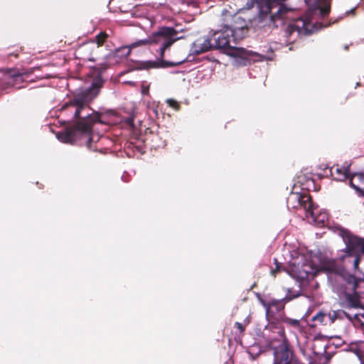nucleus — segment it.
<instances>
[{"instance_id": "nucleus-1", "label": "nucleus", "mask_w": 364, "mask_h": 364, "mask_svg": "<svg viewBox=\"0 0 364 364\" xmlns=\"http://www.w3.org/2000/svg\"><path fill=\"white\" fill-rule=\"evenodd\" d=\"M338 234L343 238L346 248L339 252L337 259L333 260L341 269L323 270L328 274L330 287L338 296L341 305L346 308H358L360 296L364 292L360 285L364 282V274L360 272L358 264L364 255V240L353 235L349 230L338 228Z\"/></svg>"}, {"instance_id": "nucleus-2", "label": "nucleus", "mask_w": 364, "mask_h": 364, "mask_svg": "<svg viewBox=\"0 0 364 364\" xmlns=\"http://www.w3.org/2000/svg\"><path fill=\"white\" fill-rule=\"evenodd\" d=\"M101 86V80H95L90 87L79 90L72 100L62 106V112H69L74 118L77 119V122L74 126L67 128L65 132L57 134L56 136L60 141L73 143L84 139L89 149L98 150L97 146H93L92 144L98 142L102 137L92 133V127L96 122H101L99 114L94 112L88 104L97 96Z\"/></svg>"}, {"instance_id": "nucleus-3", "label": "nucleus", "mask_w": 364, "mask_h": 364, "mask_svg": "<svg viewBox=\"0 0 364 364\" xmlns=\"http://www.w3.org/2000/svg\"><path fill=\"white\" fill-rule=\"evenodd\" d=\"M289 253L288 264L282 269L298 280L314 277L319 272H323V270L341 269L334 261L328 260L321 255H312L305 247L292 249Z\"/></svg>"}, {"instance_id": "nucleus-4", "label": "nucleus", "mask_w": 364, "mask_h": 364, "mask_svg": "<svg viewBox=\"0 0 364 364\" xmlns=\"http://www.w3.org/2000/svg\"><path fill=\"white\" fill-rule=\"evenodd\" d=\"M179 36V31L173 27L163 26L153 33L150 36L145 39L139 40L129 46L122 47L117 50V53L121 57H127L132 48L138 46H146L150 44L159 45V49L157 50L159 58H163L165 50L170 48L176 41L182 38Z\"/></svg>"}, {"instance_id": "nucleus-5", "label": "nucleus", "mask_w": 364, "mask_h": 364, "mask_svg": "<svg viewBox=\"0 0 364 364\" xmlns=\"http://www.w3.org/2000/svg\"><path fill=\"white\" fill-rule=\"evenodd\" d=\"M212 40H213L215 48L223 49L226 55L235 59L234 63L236 65H246L252 60V52L234 46L239 40L235 38L232 31L225 24L220 30L213 33Z\"/></svg>"}, {"instance_id": "nucleus-6", "label": "nucleus", "mask_w": 364, "mask_h": 364, "mask_svg": "<svg viewBox=\"0 0 364 364\" xmlns=\"http://www.w3.org/2000/svg\"><path fill=\"white\" fill-rule=\"evenodd\" d=\"M222 16L225 26L232 31L235 38L240 41L245 38L247 33L246 21L235 13V10H223Z\"/></svg>"}, {"instance_id": "nucleus-7", "label": "nucleus", "mask_w": 364, "mask_h": 364, "mask_svg": "<svg viewBox=\"0 0 364 364\" xmlns=\"http://www.w3.org/2000/svg\"><path fill=\"white\" fill-rule=\"evenodd\" d=\"M264 336H266L269 341L271 347L275 346L274 341H277L281 344L287 343V338L284 333V328L278 323L273 321L269 322L265 327Z\"/></svg>"}, {"instance_id": "nucleus-8", "label": "nucleus", "mask_w": 364, "mask_h": 364, "mask_svg": "<svg viewBox=\"0 0 364 364\" xmlns=\"http://www.w3.org/2000/svg\"><path fill=\"white\" fill-rule=\"evenodd\" d=\"M272 348L274 349L273 364H299L287 343Z\"/></svg>"}, {"instance_id": "nucleus-9", "label": "nucleus", "mask_w": 364, "mask_h": 364, "mask_svg": "<svg viewBox=\"0 0 364 364\" xmlns=\"http://www.w3.org/2000/svg\"><path fill=\"white\" fill-rule=\"evenodd\" d=\"M312 201L310 196L304 193L302 194L298 192H292L287 198V203L289 208L297 209L303 208L306 212L308 208L312 207Z\"/></svg>"}, {"instance_id": "nucleus-10", "label": "nucleus", "mask_w": 364, "mask_h": 364, "mask_svg": "<svg viewBox=\"0 0 364 364\" xmlns=\"http://www.w3.org/2000/svg\"><path fill=\"white\" fill-rule=\"evenodd\" d=\"M306 218L311 224L323 226L328 220V214L326 210H318L312 203V207L306 211Z\"/></svg>"}, {"instance_id": "nucleus-11", "label": "nucleus", "mask_w": 364, "mask_h": 364, "mask_svg": "<svg viewBox=\"0 0 364 364\" xmlns=\"http://www.w3.org/2000/svg\"><path fill=\"white\" fill-rule=\"evenodd\" d=\"M212 38L203 37L195 41L191 47V52L195 54H200L214 48V43Z\"/></svg>"}, {"instance_id": "nucleus-12", "label": "nucleus", "mask_w": 364, "mask_h": 364, "mask_svg": "<svg viewBox=\"0 0 364 364\" xmlns=\"http://www.w3.org/2000/svg\"><path fill=\"white\" fill-rule=\"evenodd\" d=\"M262 304L265 308L266 316L268 321H270L277 313L284 308V304L282 300H272L269 302L262 301Z\"/></svg>"}, {"instance_id": "nucleus-13", "label": "nucleus", "mask_w": 364, "mask_h": 364, "mask_svg": "<svg viewBox=\"0 0 364 364\" xmlns=\"http://www.w3.org/2000/svg\"><path fill=\"white\" fill-rule=\"evenodd\" d=\"M350 185L358 193L364 196V173H356L350 177Z\"/></svg>"}, {"instance_id": "nucleus-14", "label": "nucleus", "mask_w": 364, "mask_h": 364, "mask_svg": "<svg viewBox=\"0 0 364 364\" xmlns=\"http://www.w3.org/2000/svg\"><path fill=\"white\" fill-rule=\"evenodd\" d=\"M331 173L332 176L336 181H344L347 178L350 177L349 166L347 165L343 167H340L338 165L333 166L331 168Z\"/></svg>"}, {"instance_id": "nucleus-15", "label": "nucleus", "mask_w": 364, "mask_h": 364, "mask_svg": "<svg viewBox=\"0 0 364 364\" xmlns=\"http://www.w3.org/2000/svg\"><path fill=\"white\" fill-rule=\"evenodd\" d=\"M284 322L292 327V332L296 335V336H298V333L302 334L304 331V326L301 325L299 320L290 318H284Z\"/></svg>"}, {"instance_id": "nucleus-16", "label": "nucleus", "mask_w": 364, "mask_h": 364, "mask_svg": "<svg viewBox=\"0 0 364 364\" xmlns=\"http://www.w3.org/2000/svg\"><path fill=\"white\" fill-rule=\"evenodd\" d=\"M343 316L347 317L349 320L358 318L357 314L351 316L343 311H333L327 315V317L331 319V322H333L336 318H343Z\"/></svg>"}, {"instance_id": "nucleus-17", "label": "nucleus", "mask_w": 364, "mask_h": 364, "mask_svg": "<svg viewBox=\"0 0 364 364\" xmlns=\"http://www.w3.org/2000/svg\"><path fill=\"white\" fill-rule=\"evenodd\" d=\"M107 36L104 33H100L99 35H97L96 37H95V41H92V42H90V43H87L86 44H85L82 47L83 48H90L92 46H95V44H97V47L98 48L100 46H101L103 42L105 41V38H106Z\"/></svg>"}, {"instance_id": "nucleus-18", "label": "nucleus", "mask_w": 364, "mask_h": 364, "mask_svg": "<svg viewBox=\"0 0 364 364\" xmlns=\"http://www.w3.org/2000/svg\"><path fill=\"white\" fill-rule=\"evenodd\" d=\"M184 61L185 60H181L179 62L173 63V62H168V61H165V60H159L158 62H155L154 63L156 64V65H155L156 67L165 68V67H172V66L179 65Z\"/></svg>"}, {"instance_id": "nucleus-19", "label": "nucleus", "mask_w": 364, "mask_h": 364, "mask_svg": "<svg viewBox=\"0 0 364 364\" xmlns=\"http://www.w3.org/2000/svg\"><path fill=\"white\" fill-rule=\"evenodd\" d=\"M326 317H327V314L322 313V312H318L316 315H315L312 317V321H318L320 323H322L324 322L325 318Z\"/></svg>"}, {"instance_id": "nucleus-20", "label": "nucleus", "mask_w": 364, "mask_h": 364, "mask_svg": "<svg viewBox=\"0 0 364 364\" xmlns=\"http://www.w3.org/2000/svg\"><path fill=\"white\" fill-rule=\"evenodd\" d=\"M166 102H167V104L170 107H173L176 110H178L179 109V105H178L177 102H176L175 100H171V99H168V100H167Z\"/></svg>"}, {"instance_id": "nucleus-21", "label": "nucleus", "mask_w": 364, "mask_h": 364, "mask_svg": "<svg viewBox=\"0 0 364 364\" xmlns=\"http://www.w3.org/2000/svg\"><path fill=\"white\" fill-rule=\"evenodd\" d=\"M235 326L237 327V328L240 331V332H242L245 329L244 326H242V323H239V322H236L235 323Z\"/></svg>"}, {"instance_id": "nucleus-22", "label": "nucleus", "mask_w": 364, "mask_h": 364, "mask_svg": "<svg viewBox=\"0 0 364 364\" xmlns=\"http://www.w3.org/2000/svg\"><path fill=\"white\" fill-rule=\"evenodd\" d=\"M281 268H282L281 266L277 264L276 269H272L271 271L272 274L274 276L276 272L281 271Z\"/></svg>"}, {"instance_id": "nucleus-23", "label": "nucleus", "mask_w": 364, "mask_h": 364, "mask_svg": "<svg viewBox=\"0 0 364 364\" xmlns=\"http://www.w3.org/2000/svg\"><path fill=\"white\" fill-rule=\"evenodd\" d=\"M148 92H149V88L148 87H144L142 88V94L146 95V94L148 93Z\"/></svg>"}, {"instance_id": "nucleus-24", "label": "nucleus", "mask_w": 364, "mask_h": 364, "mask_svg": "<svg viewBox=\"0 0 364 364\" xmlns=\"http://www.w3.org/2000/svg\"><path fill=\"white\" fill-rule=\"evenodd\" d=\"M153 111H154V114H155L156 117H157V116H158V112H157V110H156V109H153Z\"/></svg>"}, {"instance_id": "nucleus-25", "label": "nucleus", "mask_w": 364, "mask_h": 364, "mask_svg": "<svg viewBox=\"0 0 364 364\" xmlns=\"http://www.w3.org/2000/svg\"><path fill=\"white\" fill-rule=\"evenodd\" d=\"M302 189H305V188H309V186H305L304 184H302Z\"/></svg>"}, {"instance_id": "nucleus-26", "label": "nucleus", "mask_w": 364, "mask_h": 364, "mask_svg": "<svg viewBox=\"0 0 364 364\" xmlns=\"http://www.w3.org/2000/svg\"><path fill=\"white\" fill-rule=\"evenodd\" d=\"M243 11V9H238V11H240V12H241V11Z\"/></svg>"}]
</instances>
